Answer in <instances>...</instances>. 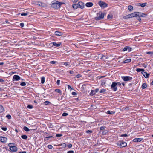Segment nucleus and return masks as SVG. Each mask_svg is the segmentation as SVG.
Listing matches in <instances>:
<instances>
[{"mask_svg": "<svg viewBox=\"0 0 153 153\" xmlns=\"http://www.w3.org/2000/svg\"><path fill=\"white\" fill-rule=\"evenodd\" d=\"M13 144L12 143H10L8 144V146L9 147H10V148H11V147H12L13 146H12V144Z\"/></svg>", "mask_w": 153, "mask_h": 153, "instance_id": "54", "label": "nucleus"}, {"mask_svg": "<svg viewBox=\"0 0 153 153\" xmlns=\"http://www.w3.org/2000/svg\"><path fill=\"white\" fill-rule=\"evenodd\" d=\"M107 17L108 19H110L112 18V16L111 15H108Z\"/></svg>", "mask_w": 153, "mask_h": 153, "instance_id": "50", "label": "nucleus"}, {"mask_svg": "<svg viewBox=\"0 0 153 153\" xmlns=\"http://www.w3.org/2000/svg\"><path fill=\"white\" fill-rule=\"evenodd\" d=\"M105 128L103 126H102L100 128V129L101 130H104Z\"/></svg>", "mask_w": 153, "mask_h": 153, "instance_id": "52", "label": "nucleus"}, {"mask_svg": "<svg viewBox=\"0 0 153 153\" xmlns=\"http://www.w3.org/2000/svg\"><path fill=\"white\" fill-rule=\"evenodd\" d=\"M33 106L32 105H28L27 106V108H29V109H32L33 108Z\"/></svg>", "mask_w": 153, "mask_h": 153, "instance_id": "39", "label": "nucleus"}, {"mask_svg": "<svg viewBox=\"0 0 153 153\" xmlns=\"http://www.w3.org/2000/svg\"><path fill=\"white\" fill-rule=\"evenodd\" d=\"M55 35L58 36H61L62 35V33L58 31H56L55 32Z\"/></svg>", "mask_w": 153, "mask_h": 153, "instance_id": "18", "label": "nucleus"}, {"mask_svg": "<svg viewBox=\"0 0 153 153\" xmlns=\"http://www.w3.org/2000/svg\"><path fill=\"white\" fill-rule=\"evenodd\" d=\"M131 48L128 46H126L124 48L123 50V51H125L128 50V52H130L131 51Z\"/></svg>", "mask_w": 153, "mask_h": 153, "instance_id": "12", "label": "nucleus"}, {"mask_svg": "<svg viewBox=\"0 0 153 153\" xmlns=\"http://www.w3.org/2000/svg\"><path fill=\"white\" fill-rule=\"evenodd\" d=\"M1 129L4 131H6L7 130V128L6 127H2Z\"/></svg>", "mask_w": 153, "mask_h": 153, "instance_id": "49", "label": "nucleus"}, {"mask_svg": "<svg viewBox=\"0 0 153 153\" xmlns=\"http://www.w3.org/2000/svg\"><path fill=\"white\" fill-rule=\"evenodd\" d=\"M114 112L112 111H107V113L108 114H114Z\"/></svg>", "mask_w": 153, "mask_h": 153, "instance_id": "24", "label": "nucleus"}, {"mask_svg": "<svg viewBox=\"0 0 153 153\" xmlns=\"http://www.w3.org/2000/svg\"><path fill=\"white\" fill-rule=\"evenodd\" d=\"M146 87H147V85H146V83H144L143 84L142 86V88L145 89V88H146Z\"/></svg>", "mask_w": 153, "mask_h": 153, "instance_id": "29", "label": "nucleus"}, {"mask_svg": "<svg viewBox=\"0 0 153 153\" xmlns=\"http://www.w3.org/2000/svg\"><path fill=\"white\" fill-rule=\"evenodd\" d=\"M4 108L3 107L0 105V112H1L3 111Z\"/></svg>", "mask_w": 153, "mask_h": 153, "instance_id": "32", "label": "nucleus"}, {"mask_svg": "<svg viewBox=\"0 0 153 153\" xmlns=\"http://www.w3.org/2000/svg\"><path fill=\"white\" fill-rule=\"evenodd\" d=\"M144 70L143 69H140V68H137L136 69V71L137 72H140V71H144Z\"/></svg>", "mask_w": 153, "mask_h": 153, "instance_id": "25", "label": "nucleus"}, {"mask_svg": "<svg viewBox=\"0 0 153 153\" xmlns=\"http://www.w3.org/2000/svg\"><path fill=\"white\" fill-rule=\"evenodd\" d=\"M131 18L138 16V12H134L130 14Z\"/></svg>", "mask_w": 153, "mask_h": 153, "instance_id": "14", "label": "nucleus"}, {"mask_svg": "<svg viewBox=\"0 0 153 153\" xmlns=\"http://www.w3.org/2000/svg\"><path fill=\"white\" fill-rule=\"evenodd\" d=\"M6 117H7L8 119H10L11 118V117L10 115H7L6 116Z\"/></svg>", "mask_w": 153, "mask_h": 153, "instance_id": "38", "label": "nucleus"}, {"mask_svg": "<svg viewBox=\"0 0 153 153\" xmlns=\"http://www.w3.org/2000/svg\"><path fill=\"white\" fill-rule=\"evenodd\" d=\"M104 55L102 54H100L98 55V58H100V59H102L103 58Z\"/></svg>", "mask_w": 153, "mask_h": 153, "instance_id": "28", "label": "nucleus"}, {"mask_svg": "<svg viewBox=\"0 0 153 153\" xmlns=\"http://www.w3.org/2000/svg\"><path fill=\"white\" fill-rule=\"evenodd\" d=\"M20 85L22 86H25L26 85V84L25 82H22L20 84Z\"/></svg>", "mask_w": 153, "mask_h": 153, "instance_id": "36", "label": "nucleus"}, {"mask_svg": "<svg viewBox=\"0 0 153 153\" xmlns=\"http://www.w3.org/2000/svg\"><path fill=\"white\" fill-rule=\"evenodd\" d=\"M122 79L124 81H127L131 80L132 78L129 76H123L122 77Z\"/></svg>", "mask_w": 153, "mask_h": 153, "instance_id": "5", "label": "nucleus"}, {"mask_svg": "<svg viewBox=\"0 0 153 153\" xmlns=\"http://www.w3.org/2000/svg\"><path fill=\"white\" fill-rule=\"evenodd\" d=\"M81 76V75L80 74H78L76 76V77L77 78L80 77Z\"/></svg>", "mask_w": 153, "mask_h": 153, "instance_id": "55", "label": "nucleus"}, {"mask_svg": "<svg viewBox=\"0 0 153 153\" xmlns=\"http://www.w3.org/2000/svg\"><path fill=\"white\" fill-rule=\"evenodd\" d=\"M99 5L102 8H105L107 6V4L105 3L100 1L98 3Z\"/></svg>", "mask_w": 153, "mask_h": 153, "instance_id": "3", "label": "nucleus"}, {"mask_svg": "<svg viewBox=\"0 0 153 153\" xmlns=\"http://www.w3.org/2000/svg\"><path fill=\"white\" fill-rule=\"evenodd\" d=\"M92 131L90 130H88L86 131V133H92Z\"/></svg>", "mask_w": 153, "mask_h": 153, "instance_id": "45", "label": "nucleus"}, {"mask_svg": "<svg viewBox=\"0 0 153 153\" xmlns=\"http://www.w3.org/2000/svg\"><path fill=\"white\" fill-rule=\"evenodd\" d=\"M106 91V90L105 89H102L100 91V93H104Z\"/></svg>", "mask_w": 153, "mask_h": 153, "instance_id": "34", "label": "nucleus"}, {"mask_svg": "<svg viewBox=\"0 0 153 153\" xmlns=\"http://www.w3.org/2000/svg\"><path fill=\"white\" fill-rule=\"evenodd\" d=\"M99 90L98 88H96L95 90H94V92H95V93L98 92L99 91Z\"/></svg>", "mask_w": 153, "mask_h": 153, "instance_id": "47", "label": "nucleus"}, {"mask_svg": "<svg viewBox=\"0 0 153 153\" xmlns=\"http://www.w3.org/2000/svg\"><path fill=\"white\" fill-rule=\"evenodd\" d=\"M146 53L148 54H153V52H146Z\"/></svg>", "mask_w": 153, "mask_h": 153, "instance_id": "43", "label": "nucleus"}, {"mask_svg": "<svg viewBox=\"0 0 153 153\" xmlns=\"http://www.w3.org/2000/svg\"><path fill=\"white\" fill-rule=\"evenodd\" d=\"M108 56H104L103 58L104 59H107Z\"/></svg>", "mask_w": 153, "mask_h": 153, "instance_id": "63", "label": "nucleus"}, {"mask_svg": "<svg viewBox=\"0 0 153 153\" xmlns=\"http://www.w3.org/2000/svg\"><path fill=\"white\" fill-rule=\"evenodd\" d=\"M7 139L5 137H0V141L3 143H5L6 142Z\"/></svg>", "mask_w": 153, "mask_h": 153, "instance_id": "9", "label": "nucleus"}, {"mask_svg": "<svg viewBox=\"0 0 153 153\" xmlns=\"http://www.w3.org/2000/svg\"><path fill=\"white\" fill-rule=\"evenodd\" d=\"M22 16H26L28 15V13H23L21 14Z\"/></svg>", "mask_w": 153, "mask_h": 153, "instance_id": "37", "label": "nucleus"}, {"mask_svg": "<svg viewBox=\"0 0 153 153\" xmlns=\"http://www.w3.org/2000/svg\"><path fill=\"white\" fill-rule=\"evenodd\" d=\"M128 9L130 11H131L133 10V7L132 6L129 5L128 7Z\"/></svg>", "mask_w": 153, "mask_h": 153, "instance_id": "21", "label": "nucleus"}, {"mask_svg": "<svg viewBox=\"0 0 153 153\" xmlns=\"http://www.w3.org/2000/svg\"><path fill=\"white\" fill-rule=\"evenodd\" d=\"M67 146L68 148H71L72 146V145L71 144H68V145Z\"/></svg>", "mask_w": 153, "mask_h": 153, "instance_id": "44", "label": "nucleus"}, {"mask_svg": "<svg viewBox=\"0 0 153 153\" xmlns=\"http://www.w3.org/2000/svg\"><path fill=\"white\" fill-rule=\"evenodd\" d=\"M60 80H57V82H56V83L57 84V85H59V83H60Z\"/></svg>", "mask_w": 153, "mask_h": 153, "instance_id": "60", "label": "nucleus"}, {"mask_svg": "<svg viewBox=\"0 0 153 153\" xmlns=\"http://www.w3.org/2000/svg\"><path fill=\"white\" fill-rule=\"evenodd\" d=\"M131 18V16L130 14L126 16H125L123 17V18L124 19H127V18Z\"/></svg>", "mask_w": 153, "mask_h": 153, "instance_id": "22", "label": "nucleus"}, {"mask_svg": "<svg viewBox=\"0 0 153 153\" xmlns=\"http://www.w3.org/2000/svg\"><path fill=\"white\" fill-rule=\"evenodd\" d=\"M62 136V134H57L56 135V136L57 137H61Z\"/></svg>", "mask_w": 153, "mask_h": 153, "instance_id": "41", "label": "nucleus"}, {"mask_svg": "<svg viewBox=\"0 0 153 153\" xmlns=\"http://www.w3.org/2000/svg\"><path fill=\"white\" fill-rule=\"evenodd\" d=\"M143 66L144 68H146L147 67V65H146L143 64Z\"/></svg>", "mask_w": 153, "mask_h": 153, "instance_id": "62", "label": "nucleus"}, {"mask_svg": "<svg viewBox=\"0 0 153 153\" xmlns=\"http://www.w3.org/2000/svg\"><path fill=\"white\" fill-rule=\"evenodd\" d=\"M95 94V92H94V90H92L90 93V95H93Z\"/></svg>", "mask_w": 153, "mask_h": 153, "instance_id": "33", "label": "nucleus"}, {"mask_svg": "<svg viewBox=\"0 0 153 153\" xmlns=\"http://www.w3.org/2000/svg\"><path fill=\"white\" fill-rule=\"evenodd\" d=\"M23 129L24 130L26 131H30V130L28 129V128L26 126H25L24 127Z\"/></svg>", "mask_w": 153, "mask_h": 153, "instance_id": "30", "label": "nucleus"}, {"mask_svg": "<svg viewBox=\"0 0 153 153\" xmlns=\"http://www.w3.org/2000/svg\"><path fill=\"white\" fill-rule=\"evenodd\" d=\"M48 148L49 149H51L52 148V146L51 145H49L48 146Z\"/></svg>", "mask_w": 153, "mask_h": 153, "instance_id": "46", "label": "nucleus"}, {"mask_svg": "<svg viewBox=\"0 0 153 153\" xmlns=\"http://www.w3.org/2000/svg\"><path fill=\"white\" fill-rule=\"evenodd\" d=\"M20 25L22 27H23L24 25V24L23 23H20Z\"/></svg>", "mask_w": 153, "mask_h": 153, "instance_id": "56", "label": "nucleus"}, {"mask_svg": "<svg viewBox=\"0 0 153 153\" xmlns=\"http://www.w3.org/2000/svg\"><path fill=\"white\" fill-rule=\"evenodd\" d=\"M117 83L113 82L111 86V88L114 91H116L117 90V88L116 87Z\"/></svg>", "mask_w": 153, "mask_h": 153, "instance_id": "4", "label": "nucleus"}, {"mask_svg": "<svg viewBox=\"0 0 153 153\" xmlns=\"http://www.w3.org/2000/svg\"><path fill=\"white\" fill-rule=\"evenodd\" d=\"M55 91L57 93H61V91L60 89H56L55 90Z\"/></svg>", "mask_w": 153, "mask_h": 153, "instance_id": "35", "label": "nucleus"}, {"mask_svg": "<svg viewBox=\"0 0 153 153\" xmlns=\"http://www.w3.org/2000/svg\"><path fill=\"white\" fill-rule=\"evenodd\" d=\"M20 79V77L19 76L17 75H14L13 77V81H18Z\"/></svg>", "mask_w": 153, "mask_h": 153, "instance_id": "10", "label": "nucleus"}, {"mask_svg": "<svg viewBox=\"0 0 153 153\" xmlns=\"http://www.w3.org/2000/svg\"><path fill=\"white\" fill-rule=\"evenodd\" d=\"M136 17L137 19L139 21H140L141 20V19L140 18V16H137Z\"/></svg>", "mask_w": 153, "mask_h": 153, "instance_id": "42", "label": "nucleus"}, {"mask_svg": "<svg viewBox=\"0 0 153 153\" xmlns=\"http://www.w3.org/2000/svg\"><path fill=\"white\" fill-rule=\"evenodd\" d=\"M121 137H127L128 136V135L126 134H122L121 135Z\"/></svg>", "mask_w": 153, "mask_h": 153, "instance_id": "51", "label": "nucleus"}, {"mask_svg": "<svg viewBox=\"0 0 153 153\" xmlns=\"http://www.w3.org/2000/svg\"><path fill=\"white\" fill-rule=\"evenodd\" d=\"M138 4H139V5L141 6L142 7H145L146 6V3H143L142 4L139 3Z\"/></svg>", "mask_w": 153, "mask_h": 153, "instance_id": "23", "label": "nucleus"}, {"mask_svg": "<svg viewBox=\"0 0 153 153\" xmlns=\"http://www.w3.org/2000/svg\"><path fill=\"white\" fill-rule=\"evenodd\" d=\"M49 103H50V102L48 101H46L45 102H44V103L45 104V105H48V104Z\"/></svg>", "mask_w": 153, "mask_h": 153, "instance_id": "48", "label": "nucleus"}, {"mask_svg": "<svg viewBox=\"0 0 153 153\" xmlns=\"http://www.w3.org/2000/svg\"><path fill=\"white\" fill-rule=\"evenodd\" d=\"M73 7L74 9H76L78 7L77 4H74L73 5Z\"/></svg>", "mask_w": 153, "mask_h": 153, "instance_id": "26", "label": "nucleus"}, {"mask_svg": "<svg viewBox=\"0 0 153 153\" xmlns=\"http://www.w3.org/2000/svg\"><path fill=\"white\" fill-rule=\"evenodd\" d=\"M131 61V59H128L123 61L122 63H127L130 62Z\"/></svg>", "mask_w": 153, "mask_h": 153, "instance_id": "19", "label": "nucleus"}, {"mask_svg": "<svg viewBox=\"0 0 153 153\" xmlns=\"http://www.w3.org/2000/svg\"><path fill=\"white\" fill-rule=\"evenodd\" d=\"M78 8H80L82 9H83L84 7V4L82 2H79L77 3Z\"/></svg>", "mask_w": 153, "mask_h": 153, "instance_id": "7", "label": "nucleus"}, {"mask_svg": "<svg viewBox=\"0 0 153 153\" xmlns=\"http://www.w3.org/2000/svg\"><path fill=\"white\" fill-rule=\"evenodd\" d=\"M62 146L65 147L66 146V145L65 143H64L62 144Z\"/></svg>", "mask_w": 153, "mask_h": 153, "instance_id": "64", "label": "nucleus"}, {"mask_svg": "<svg viewBox=\"0 0 153 153\" xmlns=\"http://www.w3.org/2000/svg\"><path fill=\"white\" fill-rule=\"evenodd\" d=\"M64 65L66 66H67L68 65V62H65L64 63Z\"/></svg>", "mask_w": 153, "mask_h": 153, "instance_id": "59", "label": "nucleus"}, {"mask_svg": "<svg viewBox=\"0 0 153 153\" xmlns=\"http://www.w3.org/2000/svg\"><path fill=\"white\" fill-rule=\"evenodd\" d=\"M104 15L105 13H101V14L99 15V16L98 17L96 18V20H98L102 19L104 18Z\"/></svg>", "mask_w": 153, "mask_h": 153, "instance_id": "6", "label": "nucleus"}, {"mask_svg": "<svg viewBox=\"0 0 153 153\" xmlns=\"http://www.w3.org/2000/svg\"><path fill=\"white\" fill-rule=\"evenodd\" d=\"M52 44H53V45L56 47H59L60 46L61 44V43H56L55 42H53Z\"/></svg>", "mask_w": 153, "mask_h": 153, "instance_id": "20", "label": "nucleus"}, {"mask_svg": "<svg viewBox=\"0 0 153 153\" xmlns=\"http://www.w3.org/2000/svg\"><path fill=\"white\" fill-rule=\"evenodd\" d=\"M10 150L13 152H16L17 150V148L16 146H13L10 148Z\"/></svg>", "mask_w": 153, "mask_h": 153, "instance_id": "11", "label": "nucleus"}, {"mask_svg": "<svg viewBox=\"0 0 153 153\" xmlns=\"http://www.w3.org/2000/svg\"><path fill=\"white\" fill-rule=\"evenodd\" d=\"M143 139L141 138H135L133 139V141L135 142H140Z\"/></svg>", "mask_w": 153, "mask_h": 153, "instance_id": "15", "label": "nucleus"}, {"mask_svg": "<svg viewBox=\"0 0 153 153\" xmlns=\"http://www.w3.org/2000/svg\"><path fill=\"white\" fill-rule=\"evenodd\" d=\"M21 137L24 139H26L27 138V137L26 135H23L21 136Z\"/></svg>", "mask_w": 153, "mask_h": 153, "instance_id": "31", "label": "nucleus"}, {"mask_svg": "<svg viewBox=\"0 0 153 153\" xmlns=\"http://www.w3.org/2000/svg\"><path fill=\"white\" fill-rule=\"evenodd\" d=\"M117 145L120 147H123L127 146V143L125 142L122 141L118 143Z\"/></svg>", "mask_w": 153, "mask_h": 153, "instance_id": "2", "label": "nucleus"}, {"mask_svg": "<svg viewBox=\"0 0 153 153\" xmlns=\"http://www.w3.org/2000/svg\"><path fill=\"white\" fill-rule=\"evenodd\" d=\"M146 15L145 14L142 13L138 12V16L142 17H145L146 16Z\"/></svg>", "mask_w": 153, "mask_h": 153, "instance_id": "16", "label": "nucleus"}, {"mask_svg": "<svg viewBox=\"0 0 153 153\" xmlns=\"http://www.w3.org/2000/svg\"><path fill=\"white\" fill-rule=\"evenodd\" d=\"M37 5L39 6H41L44 7H46L47 6L46 4L41 2H38Z\"/></svg>", "mask_w": 153, "mask_h": 153, "instance_id": "8", "label": "nucleus"}, {"mask_svg": "<svg viewBox=\"0 0 153 153\" xmlns=\"http://www.w3.org/2000/svg\"><path fill=\"white\" fill-rule=\"evenodd\" d=\"M68 89H70V90L72 89L71 87L69 85H68Z\"/></svg>", "mask_w": 153, "mask_h": 153, "instance_id": "57", "label": "nucleus"}, {"mask_svg": "<svg viewBox=\"0 0 153 153\" xmlns=\"http://www.w3.org/2000/svg\"><path fill=\"white\" fill-rule=\"evenodd\" d=\"M93 4L92 2H88L85 4V6L87 7H91L93 6Z\"/></svg>", "mask_w": 153, "mask_h": 153, "instance_id": "17", "label": "nucleus"}, {"mask_svg": "<svg viewBox=\"0 0 153 153\" xmlns=\"http://www.w3.org/2000/svg\"><path fill=\"white\" fill-rule=\"evenodd\" d=\"M62 4V3L55 1L51 3V6L52 7L55 9H57L60 7Z\"/></svg>", "mask_w": 153, "mask_h": 153, "instance_id": "1", "label": "nucleus"}, {"mask_svg": "<svg viewBox=\"0 0 153 153\" xmlns=\"http://www.w3.org/2000/svg\"><path fill=\"white\" fill-rule=\"evenodd\" d=\"M72 94L73 95H76L77 94L75 92H72Z\"/></svg>", "mask_w": 153, "mask_h": 153, "instance_id": "58", "label": "nucleus"}, {"mask_svg": "<svg viewBox=\"0 0 153 153\" xmlns=\"http://www.w3.org/2000/svg\"><path fill=\"white\" fill-rule=\"evenodd\" d=\"M68 115V114L66 113H63L62 114V116H66Z\"/></svg>", "mask_w": 153, "mask_h": 153, "instance_id": "40", "label": "nucleus"}, {"mask_svg": "<svg viewBox=\"0 0 153 153\" xmlns=\"http://www.w3.org/2000/svg\"><path fill=\"white\" fill-rule=\"evenodd\" d=\"M142 73L146 78H148L149 75V74H148L147 72H144V71H142Z\"/></svg>", "mask_w": 153, "mask_h": 153, "instance_id": "13", "label": "nucleus"}, {"mask_svg": "<svg viewBox=\"0 0 153 153\" xmlns=\"http://www.w3.org/2000/svg\"><path fill=\"white\" fill-rule=\"evenodd\" d=\"M41 83L42 84L44 83L45 82V78L44 77H42L41 78Z\"/></svg>", "mask_w": 153, "mask_h": 153, "instance_id": "27", "label": "nucleus"}, {"mask_svg": "<svg viewBox=\"0 0 153 153\" xmlns=\"http://www.w3.org/2000/svg\"><path fill=\"white\" fill-rule=\"evenodd\" d=\"M117 85L119 86H120L121 85V83L120 82H118L117 83Z\"/></svg>", "mask_w": 153, "mask_h": 153, "instance_id": "61", "label": "nucleus"}, {"mask_svg": "<svg viewBox=\"0 0 153 153\" xmlns=\"http://www.w3.org/2000/svg\"><path fill=\"white\" fill-rule=\"evenodd\" d=\"M67 153H74L73 151L71 150L68 152Z\"/></svg>", "mask_w": 153, "mask_h": 153, "instance_id": "53", "label": "nucleus"}]
</instances>
